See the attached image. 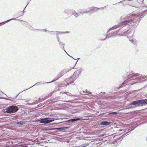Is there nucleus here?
Here are the masks:
<instances>
[{"label": "nucleus", "mask_w": 147, "mask_h": 147, "mask_svg": "<svg viewBox=\"0 0 147 147\" xmlns=\"http://www.w3.org/2000/svg\"><path fill=\"white\" fill-rule=\"evenodd\" d=\"M128 32V31H124L123 32L122 31V32H123V34H124L127 33V36H129V34H130V33H132V34L131 35H130V36H133V34H132V31H130L129 32Z\"/></svg>", "instance_id": "nucleus-18"}, {"label": "nucleus", "mask_w": 147, "mask_h": 147, "mask_svg": "<svg viewBox=\"0 0 147 147\" xmlns=\"http://www.w3.org/2000/svg\"><path fill=\"white\" fill-rule=\"evenodd\" d=\"M72 14H73L76 18H78V14L74 10H72Z\"/></svg>", "instance_id": "nucleus-15"}, {"label": "nucleus", "mask_w": 147, "mask_h": 147, "mask_svg": "<svg viewBox=\"0 0 147 147\" xmlns=\"http://www.w3.org/2000/svg\"><path fill=\"white\" fill-rule=\"evenodd\" d=\"M68 85H67V82L65 80V81L62 84H61L59 86L60 87H64L65 86H67Z\"/></svg>", "instance_id": "nucleus-14"}, {"label": "nucleus", "mask_w": 147, "mask_h": 147, "mask_svg": "<svg viewBox=\"0 0 147 147\" xmlns=\"http://www.w3.org/2000/svg\"><path fill=\"white\" fill-rule=\"evenodd\" d=\"M113 122H109L106 121H102L100 122V125L111 126V125H113Z\"/></svg>", "instance_id": "nucleus-8"}, {"label": "nucleus", "mask_w": 147, "mask_h": 147, "mask_svg": "<svg viewBox=\"0 0 147 147\" xmlns=\"http://www.w3.org/2000/svg\"><path fill=\"white\" fill-rule=\"evenodd\" d=\"M80 118H74L73 119H71L69 120H67L65 122H64L63 124H66V123H71L73 122H74L77 121L78 120L80 119Z\"/></svg>", "instance_id": "nucleus-10"}, {"label": "nucleus", "mask_w": 147, "mask_h": 147, "mask_svg": "<svg viewBox=\"0 0 147 147\" xmlns=\"http://www.w3.org/2000/svg\"><path fill=\"white\" fill-rule=\"evenodd\" d=\"M25 123V122L23 121H18L16 122L17 124L22 125Z\"/></svg>", "instance_id": "nucleus-20"}, {"label": "nucleus", "mask_w": 147, "mask_h": 147, "mask_svg": "<svg viewBox=\"0 0 147 147\" xmlns=\"http://www.w3.org/2000/svg\"><path fill=\"white\" fill-rule=\"evenodd\" d=\"M89 145V144L88 143H86L85 144H82V146L83 147H86V146H87Z\"/></svg>", "instance_id": "nucleus-25"}, {"label": "nucleus", "mask_w": 147, "mask_h": 147, "mask_svg": "<svg viewBox=\"0 0 147 147\" xmlns=\"http://www.w3.org/2000/svg\"><path fill=\"white\" fill-rule=\"evenodd\" d=\"M68 127H58L56 128V129L59 130L61 131H64L65 130H66Z\"/></svg>", "instance_id": "nucleus-12"}, {"label": "nucleus", "mask_w": 147, "mask_h": 147, "mask_svg": "<svg viewBox=\"0 0 147 147\" xmlns=\"http://www.w3.org/2000/svg\"><path fill=\"white\" fill-rule=\"evenodd\" d=\"M122 87V86H119L118 88H119L121 87Z\"/></svg>", "instance_id": "nucleus-40"}, {"label": "nucleus", "mask_w": 147, "mask_h": 147, "mask_svg": "<svg viewBox=\"0 0 147 147\" xmlns=\"http://www.w3.org/2000/svg\"><path fill=\"white\" fill-rule=\"evenodd\" d=\"M42 84V83H41V82H38L37 83H36L34 85H40V84Z\"/></svg>", "instance_id": "nucleus-30"}, {"label": "nucleus", "mask_w": 147, "mask_h": 147, "mask_svg": "<svg viewBox=\"0 0 147 147\" xmlns=\"http://www.w3.org/2000/svg\"><path fill=\"white\" fill-rule=\"evenodd\" d=\"M147 122V117L145 118V119L144 120V121L142 122V123Z\"/></svg>", "instance_id": "nucleus-26"}, {"label": "nucleus", "mask_w": 147, "mask_h": 147, "mask_svg": "<svg viewBox=\"0 0 147 147\" xmlns=\"http://www.w3.org/2000/svg\"><path fill=\"white\" fill-rule=\"evenodd\" d=\"M61 47L62 48V49H63L64 51H65L66 52V53H67L66 52V51H65L64 50V46H63V47H61ZM67 53V54L70 57H71L73 59H74L72 57H71V56H70V55H69L67 53Z\"/></svg>", "instance_id": "nucleus-23"}, {"label": "nucleus", "mask_w": 147, "mask_h": 147, "mask_svg": "<svg viewBox=\"0 0 147 147\" xmlns=\"http://www.w3.org/2000/svg\"><path fill=\"white\" fill-rule=\"evenodd\" d=\"M35 85H33V86H32V87H33V86H34Z\"/></svg>", "instance_id": "nucleus-43"}, {"label": "nucleus", "mask_w": 147, "mask_h": 147, "mask_svg": "<svg viewBox=\"0 0 147 147\" xmlns=\"http://www.w3.org/2000/svg\"><path fill=\"white\" fill-rule=\"evenodd\" d=\"M55 120V119L51 118H45L41 119L40 122L42 123H47L51 122Z\"/></svg>", "instance_id": "nucleus-7"}, {"label": "nucleus", "mask_w": 147, "mask_h": 147, "mask_svg": "<svg viewBox=\"0 0 147 147\" xmlns=\"http://www.w3.org/2000/svg\"><path fill=\"white\" fill-rule=\"evenodd\" d=\"M59 45H60V46L61 47V45H62L63 46H64L65 45V44H64L63 42H61V41H60L59 42Z\"/></svg>", "instance_id": "nucleus-22"}, {"label": "nucleus", "mask_w": 147, "mask_h": 147, "mask_svg": "<svg viewBox=\"0 0 147 147\" xmlns=\"http://www.w3.org/2000/svg\"><path fill=\"white\" fill-rule=\"evenodd\" d=\"M147 14V9L140 13H131L121 18V22L111 28L107 32L106 38L115 36L118 32H122V28L126 26H129V28L132 26H137L141 19Z\"/></svg>", "instance_id": "nucleus-1"}, {"label": "nucleus", "mask_w": 147, "mask_h": 147, "mask_svg": "<svg viewBox=\"0 0 147 147\" xmlns=\"http://www.w3.org/2000/svg\"><path fill=\"white\" fill-rule=\"evenodd\" d=\"M52 32H51V34H55V32H54L53 31H52Z\"/></svg>", "instance_id": "nucleus-34"}, {"label": "nucleus", "mask_w": 147, "mask_h": 147, "mask_svg": "<svg viewBox=\"0 0 147 147\" xmlns=\"http://www.w3.org/2000/svg\"><path fill=\"white\" fill-rule=\"evenodd\" d=\"M16 20V18H12L11 19H9V20H8L7 21H5V22H1V23H0V26H1V25H3L9 22L11 20Z\"/></svg>", "instance_id": "nucleus-13"}, {"label": "nucleus", "mask_w": 147, "mask_h": 147, "mask_svg": "<svg viewBox=\"0 0 147 147\" xmlns=\"http://www.w3.org/2000/svg\"><path fill=\"white\" fill-rule=\"evenodd\" d=\"M69 33V32L68 31H66V32H62V34H64L65 33Z\"/></svg>", "instance_id": "nucleus-29"}, {"label": "nucleus", "mask_w": 147, "mask_h": 147, "mask_svg": "<svg viewBox=\"0 0 147 147\" xmlns=\"http://www.w3.org/2000/svg\"><path fill=\"white\" fill-rule=\"evenodd\" d=\"M20 21L23 22V23H22V24L24 26L26 27H27L29 23L26 21H23L21 20H19Z\"/></svg>", "instance_id": "nucleus-16"}, {"label": "nucleus", "mask_w": 147, "mask_h": 147, "mask_svg": "<svg viewBox=\"0 0 147 147\" xmlns=\"http://www.w3.org/2000/svg\"><path fill=\"white\" fill-rule=\"evenodd\" d=\"M105 7H104L102 8H98L96 7H92L91 9H90L89 11V13H94L97 11L98 9L101 8L104 9L105 8Z\"/></svg>", "instance_id": "nucleus-9"}, {"label": "nucleus", "mask_w": 147, "mask_h": 147, "mask_svg": "<svg viewBox=\"0 0 147 147\" xmlns=\"http://www.w3.org/2000/svg\"><path fill=\"white\" fill-rule=\"evenodd\" d=\"M27 27H28L30 29V30L32 29L34 30H36L35 29H33L32 27L31 26L30 24H28V26H27Z\"/></svg>", "instance_id": "nucleus-21"}, {"label": "nucleus", "mask_w": 147, "mask_h": 147, "mask_svg": "<svg viewBox=\"0 0 147 147\" xmlns=\"http://www.w3.org/2000/svg\"><path fill=\"white\" fill-rule=\"evenodd\" d=\"M72 10L70 9H65L64 10L63 12L65 14L69 15H70L71 12L72 11Z\"/></svg>", "instance_id": "nucleus-11"}, {"label": "nucleus", "mask_w": 147, "mask_h": 147, "mask_svg": "<svg viewBox=\"0 0 147 147\" xmlns=\"http://www.w3.org/2000/svg\"><path fill=\"white\" fill-rule=\"evenodd\" d=\"M57 37L58 40V42H59L60 41L59 40V36H58V34H57Z\"/></svg>", "instance_id": "nucleus-31"}, {"label": "nucleus", "mask_w": 147, "mask_h": 147, "mask_svg": "<svg viewBox=\"0 0 147 147\" xmlns=\"http://www.w3.org/2000/svg\"><path fill=\"white\" fill-rule=\"evenodd\" d=\"M25 9V8H24V10Z\"/></svg>", "instance_id": "nucleus-46"}, {"label": "nucleus", "mask_w": 147, "mask_h": 147, "mask_svg": "<svg viewBox=\"0 0 147 147\" xmlns=\"http://www.w3.org/2000/svg\"><path fill=\"white\" fill-rule=\"evenodd\" d=\"M80 59V58H78L77 59L78 60H79Z\"/></svg>", "instance_id": "nucleus-41"}, {"label": "nucleus", "mask_w": 147, "mask_h": 147, "mask_svg": "<svg viewBox=\"0 0 147 147\" xmlns=\"http://www.w3.org/2000/svg\"><path fill=\"white\" fill-rule=\"evenodd\" d=\"M57 33V34L58 35L59 34H62V32H58Z\"/></svg>", "instance_id": "nucleus-33"}, {"label": "nucleus", "mask_w": 147, "mask_h": 147, "mask_svg": "<svg viewBox=\"0 0 147 147\" xmlns=\"http://www.w3.org/2000/svg\"><path fill=\"white\" fill-rule=\"evenodd\" d=\"M143 0H141V2H143Z\"/></svg>", "instance_id": "nucleus-42"}, {"label": "nucleus", "mask_w": 147, "mask_h": 147, "mask_svg": "<svg viewBox=\"0 0 147 147\" xmlns=\"http://www.w3.org/2000/svg\"><path fill=\"white\" fill-rule=\"evenodd\" d=\"M42 30H44L45 32H50L48 30H47L46 29H42Z\"/></svg>", "instance_id": "nucleus-32"}, {"label": "nucleus", "mask_w": 147, "mask_h": 147, "mask_svg": "<svg viewBox=\"0 0 147 147\" xmlns=\"http://www.w3.org/2000/svg\"><path fill=\"white\" fill-rule=\"evenodd\" d=\"M6 98L7 100H10L11 101H13V100H11V99H9V98Z\"/></svg>", "instance_id": "nucleus-35"}, {"label": "nucleus", "mask_w": 147, "mask_h": 147, "mask_svg": "<svg viewBox=\"0 0 147 147\" xmlns=\"http://www.w3.org/2000/svg\"><path fill=\"white\" fill-rule=\"evenodd\" d=\"M65 94L67 95H68L69 96H73L69 92H65Z\"/></svg>", "instance_id": "nucleus-24"}, {"label": "nucleus", "mask_w": 147, "mask_h": 147, "mask_svg": "<svg viewBox=\"0 0 147 147\" xmlns=\"http://www.w3.org/2000/svg\"><path fill=\"white\" fill-rule=\"evenodd\" d=\"M116 146L115 145H114L112 147H116Z\"/></svg>", "instance_id": "nucleus-38"}, {"label": "nucleus", "mask_w": 147, "mask_h": 147, "mask_svg": "<svg viewBox=\"0 0 147 147\" xmlns=\"http://www.w3.org/2000/svg\"><path fill=\"white\" fill-rule=\"evenodd\" d=\"M24 12H25V11H24V10L23 11L22 13V12H19V13H20V16H22L24 14Z\"/></svg>", "instance_id": "nucleus-28"}, {"label": "nucleus", "mask_w": 147, "mask_h": 147, "mask_svg": "<svg viewBox=\"0 0 147 147\" xmlns=\"http://www.w3.org/2000/svg\"><path fill=\"white\" fill-rule=\"evenodd\" d=\"M25 9V8H24V10Z\"/></svg>", "instance_id": "nucleus-44"}, {"label": "nucleus", "mask_w": 147, "mask_h": 147, "mask_svg": "<svg viewBox=\"0 0 147 147\" xmlns=\"http://www.w3.org/2000/svg\"><path fill=\"white\" fill-rule=\"evenodd\" d=\"M18 107L16 105H11L6 108L5 111L7 113H12L16 112L18 110Z\"/></svg>", "instance_id": "nucleus-6"}, {"label": "nucleus", "mask_w": 147, "mask_h": 147, "mask_svg": "<svg viewBox=\"0 0 147 147\" xmlns=\"http://www.w3.org/2000/svg\"><path fill=\"white\" fill-rule=\"evenodd\" d=\"M73 68V67H70L69 68H65L62 70L57 74V77L55 78L52 81L50 82H46L45 83H43V84H45V83H50L53 82H54L55 81L58 80L59 78L63 76L64 74H65L66 73L69 72V71L72 69Z\"/></svg>", "instance_id": "nucleus-3"}, {"label": "nucleus", "mask_w": 147, "mask_h": 147, "mask_svg": "<svg viewBox=\"0 0 147 147\" xmlns=\"http://www.w3.org/2000/svg\"><path fill=\"white\" fill-rule=\"evenodd\" d=\"M19 94H18L16 96V97L15 98H16L17 97V96H18V95H19Z\"/></svg>", "instance_id": "nucleus-39"}, {"label": "nucleus", "mask_w": 147, "mask_h": 147, "mask_svg": "<svg viewBox=\"0 0 147 147\" xmlns=\"http://www.w3.org/2000/svg\"><path fill=\"white\" fill-rule=\"evenodd\" d=\"M80 73H81L80 70H78L77 71H75L72 76L65 80L67 82V85H69L72 84V85H74V81L78 77V75Z\"/></svg>", "instance_id": "nucleus-4"}, {"label": "nucleus", "mask_w": 147, "mask_h": 147, "mask_svg": "<svg viewBox=\"0 0 147 147\" xmlns=\"http://www.w3.org/2000/svg\"><path fill=\"white\" fill-rule=\"evenodd\" d=\"M117 113L116 112H110L109 113L108 115L109 116H113L114 115H117Z\"/></svg>", "instance_id": "nucleus-17"}, {"label": "nucleus", "mask_w": 147, "mask_h": 147, "mask_svg": "<svg viewBox=\"0 0 147 147\" xmlns=\"http://www.w3.org/2000/svg\"><path fill=\"white\" fill-rule=\"evenodd\" d=\"M86 92L87 93H89L90 94H91V92H89V91H88L87 90H86Z\"/></svg>", "instance_id": "nucleus-36"}, {"label": "nucleus", "mask_w": 147, "mask_h": 147, "mask_svg": "<svg viewBox=\"0 0 147 147\" xmlns=\"http://www.w3.org/2000/svg\"><path fill=\"white\" fill-rule=\"evenodd\" d=\"M127 74L128 76V79L127 80L124 81L122 83V86L127 84H133L136 83L140 82V80L144 79L147 78V75L145 76L142 75H140V74L131 73Z\"/></svg>", "instance_id": "nucleus-2"}, {"label": "nucleus", "mask_w": 147, "mask_h": 147, "mask_svg": "<svg viewBox=\"0 0 147 147\" xmlns=\"http://www.w3.org/2000/svg\"><path fill=\"white\" fill-rule=\"evenodd\" d=\"M147 104V99H142L133 101L129 104V105H138L136 107L143 106Z\"/></svg>", "instance_id": "nucleus-5"}, {"label": "nucleus", "mask_w": 147, "mask_h": 147, "mask_svg": "<svg viewBox=\"0 0 147 147\" xmlns=\"http://www.w3.org/2000/svg\"><path fill=\"white\" fill-rule=\"evenodd\" d=\"M82 15H83L84 13H89V11H84L83 12H82L81 13Z\"/></svg>", "instance_id": "nucleus-27"}, {"label": "nucleus", "mask_w": 147, "mask_h": 147, "mask_svg": "<svg viewBox=\"0 0 147 147\" xmlns=\"http://www.w3.org/2000/svg\"><path fill=\"white\" fill-rule=\"evenodd\" d=\"M129 40L130 42L133 43L134 45H136L137 44V42L135 40Z\"/></svg>", "instance_id": "nucleus-19"}, {"label": "nucleus", "mask_w": 147, "mask_h": 147, "mask_svg": "<svg viewBox=\"0 0 147 147\" xmlns=\"http://www.w3.org/2000/svg\"><path fill=\"white\" fill-rule=\"evenodd\" d=\"M40 105V104L39 105L37 106V107H39L41 106V105Z\"/></svg>", "instance_id": "nucleus-37"}, {"label": "nucleus", "mask_w": 147, "mask_h": 147, "mask_svg": "<svg viewBox=\"0 0 147 147\" xmlns=\"http://www.w3.org/2000/svg\"><path fill=\"white\" fill-rule=\"evenodd\" d=\"M25 9V8H24V10Z\"/></svg>", "instance_id": "nucleus-45"}]
</instances>
